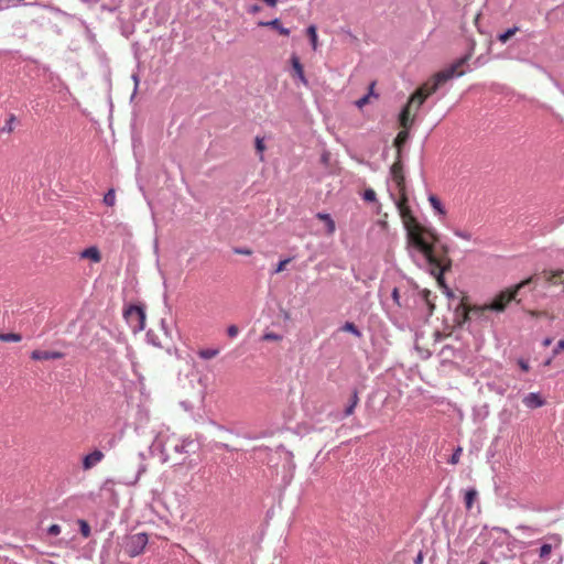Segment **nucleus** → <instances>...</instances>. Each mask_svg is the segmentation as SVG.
<instances>
[{"instance_id":"nucleus-1","label":"nucleus","mask_w":564,"mask_h":564,"mask_svg":"<svg viewBox=\"0 0 564 564\" xmlns=\"http://www.w3.org/2000/svg\"><path fill=\"white\" fill-rule=\"evenodd\" d=\"M395 205L406 230L409 246L419 254L437 282L443 284L444 273L452 267V261L447 257V246L442 245V253H438L440 239L436 231L433 228L422 226L416 220L405 199L395 202Z\"/></svg>"},{"instance_id":"nucleus-2","label":"nucleus","mask_w":564,"mask_h":564,"mask_svg":"<svg viewBox=\"0 0 564 564\" xmlns=\"http://www.w3.org/2000/svg\"><path fill=\"white\" fill-rule=\"evenodd\" d=\"M471 57V52H468L463 57L458 58L455 63L438 72L432 79L431 83H425L420 87L410 98L409 102L402 108L399 113V123L403 129H409L412 124L410 119L412 106L416 104L415 110H419L425 99L434 94L441 85L446 83L453 77H460L464 75V70H458L465 65Z\"/></svg>"},{"instance_id":"nucleus-3","label":"nucleus","mask_w":564,"mask_h":564,"mask_svg":"<svg viewBox=\"0 0 564 564\" xmlns=\"http://www.w3.org/2000/svg\"><path fill=\"white\" fill-rule=\"evenodd\" d=\"M533 281V278L530 276L523 281H521L520 283H518L517 285H514L512 289H508V290H505V291H501L500 293H498L495 299L492 300V302L490 303L489 305V308L491 311H496V312H503L505 308L507 307V305L512 301V300H516L518 293L525 286H528L529 284H531Z\"/></svg>"},{"instance_id":"nucleus-4","label":"nucleus","mask_w":564,"mask_h":564,"mask_svg":"<svg viewBox=\"0 0 564 564\" xmlns=\"http://www.w3.org/2000/svg\"><path fill=\"white\" fill-rule=\"evenodd\" d=\"M148 541V534L139 532L126 535L122 540L121 546L128 556L135 557L143 553Z\"/></svg>"},{"instance_id":"nucleus-5","label":"nucleus","mask_w":564,"mask_h":564,"mask_svg":"<svg viewBox=\"0 0 564 564\" xmlns=\"http://www.w3.org/2000/svg\"><path fill=\"white\" fill-rule=\"evenodd\" d=\"M123 317L133 333L144 329L145 326V311L142 305L131 304L123 311Z\"/></svg>"},{"instance_id":"nucleus-6","label":"nucleus","mask_w":564,"mask_h":564,"mask_svg":"<svg viewBox=\"0 0 564 564\" xmlns=\"http://www.w3.org/2000/svg\"><path fill=\"white\" fill-rule=\"evenodd\" d=\"M279 460L282 463V479L285 484H289L293 478V473L295 469V463L293 459L292 452L280 447L275 452Z\"/></svg>"},{"instance_id":"nucleus-7","label":"nucleus","mask_w":564,"mask_h":564,"mask_svg":"<svg viewBox=\"0 0 564 564\" xmlns=\"http://www.w3.org/2000/svg\"><path fill=\"white\" fill-rule=\"evenodd\" d=\"M561 545V538L557 534H550L545 538L541 546L539 547V557L543 561L549 560L553 549Z\"/></svg>"},{"instance_id":"nucleus-8","label":"nucleus","mask_w":564,"mask_h":564,"mask_svg":"<svg viewBox=\"0 0 564 564\" xmlns=\"http://www.w3.org/2000/svg\"><path fill=\"white\" fill-rule=\"evenodd\" d=\"M173 449L178 454H195L199 449V443L192 438H183L174 445Z\"/></svg>"},{"instance_id":"nucleus-9","label":"nucleus","mask_w":564,"mask_h":564,"mask_svg":"<svg viewBox=\"0 0 564 564\" xmlns=\"http://www.w3.org/2000/svg\"><path fill=\"white\" fill-rule=\"evenodd\" d=\"M290 62L293 69V77H296L302 84L306 86L308 82L305 77L303 65L300 61V57L295 53H293L290 57Z\"/></svg>"},{"instance_id":"nucleus-10","label":"nucleus","mask_w":564,"mask_h":564,"mask_svg":"<svg viewBox=\"0 0 564 564\" xmlns=\"http://www.w3.org/2000/svg\"><path fill=\"white\" fill-rule=\"evenodd\" d=\"M105 455L101 451L95 449L91 453L87 454L83 458V468L85 470L91 469L97 464H99L104 459Z\"/></svg>"},{"instance_id":"nucleus-11","label":"nucleus","mask_w":564,"mask_h":564,"mask_svg":"<svg viewBox=\"0 0 564 564\" xmlns=\"http://www.w3.org/2000/svg\"><path fill=\"white\" fill-rule=\"evenodd\" d=\"M64 357L63 352L59 351H50V350H33L31 352V358L33 360H53V359H62Z\"/></svg>"},{"instance_id":"nucleus-12","label":"nucleus","mask_w":564,"mask_h":564,"mask_svg":"<svg viewBox=\"0 0 564 564\" xmlns=\"http://www.w3.org/2000/svg\"><path fill=\"white\" fill-rule=\"evenodd\" d=\"M522 402L529 409L541 408L545 404V401L538 392L528 393L527 395H524Z\"/></svg>"},{"instance_id":"nucleus-13","label":"nucleus","mask_w":564,"mask_h":564,"mask_svg":"<svg viewBox=\"0 0 564 564\" xmlns=\"http://www.w3.org/2000/svg\"><path fill=\"white\" fill-rule=\"evenodd\" d=\"M258 25L259 26H268V28H272L274 30H276L281 35H284V36H289L291 31L290 29L288 28H284L282 24H281V21L280 19H273L271 21H259L258 22Z\"/></svg>"},{"instance_id":"nucleus-14","label":"nucleus","mask_w":564,"mask_h":564,"mask_svg":"<svg viewBox=\"0 0 564 564\" xmlns=\"http://www.w3.org/2000/svg\"><path fill=\"white\" fill-rule=\"evenodd\" d=\"M358 402H359L358 390L356 388H354L351 391V394L349 395L347 404L344 409L343 417L350 416L354 413L355 408L357 406Z\"/></svg>"},{"instance_id":"nucleus-15","label":"nucleus","mask_w":564,"mask_h":564,"mask_svg":"<svg viewBox=\"0 0 564 564\" xmlns=\"http://www.w3.org/2000/svg\"><path fill=\"white\" fill-rule=\"evenodd\" d=\"M80 258L89 259L93 262L98 263L101 260V254L96 246H90L80 252Z\"/></svg>"},{"instance_id":"nucleus-16","label":"nucleus","mask_w":564,"mask_h":564,"mask_svg":"<svg viewBox=\"0 0 564 564\" xmlns=\"http://www.w3.org/2000/svg\"><path fill=\"white\" fill-rule=\"evenodd\" d=\"M316 218L323 220L326 225V232L328 235H333L336 230L335 221L327 213H317Z\"/></svg>"},{"instance_id":"nucleus-17","label":"nucleus","mask_w":564,"mask_h":564,"mask_svg":"<svg viewBox=\"0 0 564 564\" xmlns=\"http://www.w3.org/2000/svg\"><path fill=\"white\" fill-rule=\"evenodd\" d=\"M390 173L394 180V182L398 184V185H401V183L403 182L404 180V176H403V173H402V164L400 161L398 162H394L391 167H390Z\"/></svg>"},{"instance_id":"nucleus-18","label":"nucleus","mask_w":564,"mask_h":564,"mask_svg":"<svg viewBox=\"0 0 564 564\" xmlns=\"http://www.w3.org/2000/svg\"><path fill=\"white\" fill-rule=\"evenodd\" d=\"M149 453L151 456L156 454H164V445L160 436H155L151 445L149 446Z\"/></svg>"},{"instance_id":"nucleus-19","label":"nucleus","mask_w":564,"mask_h":564,"mask_svg":"<svg viewBox=\"0 0 564 564\" xmlns=\"http://www.w3.org/2000/svg\"><path fill=\"white\" fill-rule=\"evenodd\" d=\"M340 332L352 334L357 338L362 337L361 330L352 323V322H346L339 327Z\"/></svg>"},{"instance_id":"nucleus-20","label":"nucleus","mask_w":564,"mask_h":564,"mask_svg":"<svg viewBox=\"0 0 564 564\" xmlns=\"http://www.w3.org/2000/svg\"><path fill=\"white\" fill-rule=\"evenodd\" d=\"M429 202L432 206V208L438 214V215H442L444 216L446 214V210L441 202V199L435 196V195H430L429 196Z\"/></svg>"},{"instance_id":"nucleus-21","label":"nucleus","mask_w":564,"mask_h":564,"mask_svg":"<svg viewBox=\"0 0 564 564\" xmlns=\"http://www.w3.org/2000/svg\"><path fill=\"white\" fill-rule=\"evenodd\" d=\"M477 490L475 488H470L466 491L465 494V506H466V509L470 510L471 507H473V503L474 501L476 500L477 498Z\"/></svg>"},{"instance_id":"nucleus-22","label":"nucleus","mask_w":564,"mask_h":564,"mask_svg":"<svg viewBox=\"0 0 564 564\" xmlns=\"http://www.w3.org/2000/svg\"><path fill=\"white\" fill-rule=\"evenodd\" d=\"M197 354H198L199 358H202L204 360H208V359L216 357L219 354V349L206 348V349H200Z\"/></svg>"},{"instance_id":"nucleus-23","label":"nucleus","mask_w":564,"mask_h":564,"mask_svg":"<svg viewBox=\"0 0 564 564\" xmlns=\"http://www.w3.org/2000/svg\"><path fill=\"white\" fill-rule=\"evenodd\" d=\"M307 36L310 39V42L312 44L313 50L315 51L317 48V30L315 25H310L306 29Z\"/></svg>"},{"instance_id":"nucleus-24","label":"nucleus","mask_w":564,"mask_h":564,"mask_svg":"<svg viewBox=\"0 0 564 564\" xmlns=\"http://www.w3.org/2000/svg\"><path fill=\"white\" fill-rule=\"evenodd\" d=\"M22 339L18 333H2L0 334V340L4 343H18Z\"/></svg>"},{"instance_id":"nucleus-25","label":"nucleus","mask_w":564,"mask_h":564,"mask_svg":"<svg viewBox=\"0 0 564 564\" xmlns=\"http://www.w3.org/2000/svg\"><path fill=\"white\" fill-rule=\"evenodd\" d=\"M519 31V28L518 26H513V28H509L507 29L505 32L500 33L498 35V40L501 42V43H507L508 40L516 34V32Z\"/></svg>"},{"instance_id":"nucleus-26","label":"nucleus","mask_w":564,"mask_h":564,"mask_svg":"<svg viewBox=\"0 0 564 564\" xmlns=\"http://www.w3.org/2000/svg\"><path fill=\"white\" fill-rule=\"evenodd\" d=\"M409 138V133L403 130V131H400L397 135V138L394 139V145L398 148V153L400 154V150H401V147L406 142Z\"/></svg>"},{"instance_id":"nucleus-27","label":"nucleus","mask_w":564,"mask_h":564,"mask_svg":"<svg viewBox=\"0 0 564 564\" xmlns=\"http://www.w3.org/2000/svg\"><path fill=\"white\" fill-rule=\"evenodd\" d=\"M17 121V117L14 115H10L9 118L6 120L3 127L1 128L2 132L10 133L14 129V123Z\"/></svg>"},{"instance_id":"nucleus-28","label":"nucleus","mask_w":564,"mask_h":564,"mask_svg":"<svg viewBox=\"0 0 564 564\" xmlns=\"http://www.w3.org/2000/svg\"><path fill=\"white\" fill-rule=\"evenodd\" d=\"M79 525V532L84 538H88L90 535V525L86 520L79 519L78 520Z\"/></svg>"},{"instance_id":"nucleus-29","label":"nucleus","mask_w":564,"mask_h":564,"mask_svg":"<svg viewBox=\"0 0 564 564\" xmlns=\"http://www.w3.org/2000/svg\"><path fill=\"white\" fill-rule=\"evenodd\" d=\"M104 203L107 206H113L116 203V193L115 189L110 188L105 195H104Z\"/></svg>"},{"instance_id":"nucleus-30","label":"nucleus","mask_w":564,"mask_h":564,"mask_svg":"<svg viewBox=\"0 0 564 564\" xmlns=\"http://www.w3.org/2000/svg\"><path fill=\"white\" fill-rule=\"evenodd\" d=\"M373 86V84L371 85ZM370 96H372V87H370V91L369 94L367 95H364L361 98H359L358 100L355 101V105L358 107V108H362L364 106H366L368 102H369V98Z\"/></svg>"},{"instance_id":"nucleus-31","label":"nucleus","mask_w":564,"mask_h":564,"mask_svg":"<svg viewBox=\"0 0 564 564\" xmlns=\"http://www.w3.org/2000/svg\"><path fill=\"white\" fill-rule=\"evenodd\" d=\"M362 198L366 202H376L377 200L376 192L372 188H367L362 194Z\"/></svg>"},{"instance_id":"nucleus-32","label":"nucleus","mask_w":564,"mask_h":564,"mask_svg":"<svg viewBox=\"0 0 564 564\" xmlns=\"http://www.w3.org/2000/svg\"><path fill=\"white\" fill-rule=\"evenodd\" d=\"M487 387H488V389H489L490 391H494V392H496V393H498V394H500V395H503V394H505V392H506V388H505V387H502V386H498V384H496L495 382H490V383H488V384H487Z\"/></svg>"},{"instance_id":"nucleus-33","label":"nucleus","mask_w":564,"mask_h":564,"mask_svg":"<svg viewBox=\"0 0 564 564\" xmlns=\"http://www.w3.org/2000/svg\"><path fill=\"white\" fill-rule=\"evenodd\" d=\"M453 234L456 237L465 239V240H470L471 239V235L468 231L460 230L458 228L453 229Z\"/></svg>"},{"instance_id":"nucleus-34","label":"nucleus","mask_w":564,"mask_h":564,"mask_svg":"<svg viewBox=\"0 0 564 564\" xmlns=\"http://www.w3.org/2000/svg\"><path fill=\"white\" fill-rule=\"evenodd\" d=\"M462 452H463L462 447H457L454 451V453L452 454V456L449 457L448 463L453 464V465L457 464L459 462V457L462 455Z\"/></svg>"},{"instance_id":"nucleus-35","label":"nucleus","mask_w":564,"mask_h":564,"mask_svg":"<svg viewBox=\"0 0 564 564\" xmlns=\"http://www.w3.org/2000/svg\"><path fill=\"white\" fill-rule=\"evenodd\" d=\"M265 147H264V143H263V140L259 137L256 138V150L257 152L260 153V160L262 161L263 160V151H264Z\"/></svg>"},{"instance_id":"nucleus-36","label":"nucleus","mask_w":564,"mask_h":564,"mask_svg":"<svg viewBox=\"0 0 564 564\" xmlns=\"http://www.w3.org/2000/svg\"><path fill=\"white\" fill-rule=\"evenodd\" d=\"M232 251L236 254H242V256H250V254H252V250L249 249V248H245V247H235L232 249Z\"/></svg>"},{"instance_id":"nucleus-37","label":"nucleus","mask_w":564,"mask_h":564,"mask_svg":"<svg viewBox=\"0 0 564 564\" xmlns=\"http://www.w3.org/2000/svg\"><path fill=\"white\" fill-rule=\"evenodd\" d=\"M147 340H148V343L152 344L153 346H158V347L160 346V343L158 341V337L152 330H149L147 333Z\"/></svg>"},{"instance_id":"nucleus-38","label":"nucleus","mask_w":564,"mask_h":564,"mask_svg":"<svg viewBox=\"0 0 564 564\" xmlns=\"http://www.w3.org/2000/svg\"><path fill=\"white\" fill-rule=\"evenodd\" d=\"M564 350V339L558 340L556 346L552 350V357L560 355Z\"/></svg>"},{"instance_id":"nucleus-39","label":"nucleus","mask_w":564,"mask_h":564,"mask_svg":"<svg viewBox=\"0 0 564 564\" xmlns=\"http://www.w3.org/2000/svg\"><path fill=\"white\" fill-rule=\"evenodd\" d=\"M291 261L290 258H286L284 260H281L279 261V263L276 264L275 269H274V273H280L282 272L284 269H285V265Z\"/></svg>"},{"instance_id":"nucleus-40","label":"nucleus","mask_w":564,"mask_h":564,"mask_svg":"<svg viewBox=\"0 0 564 564\" xmlns=\"http://www.w3.org/2000/svg\"><path fill=\"white\" fill-rule=\"evenodd\" d=\"M61 533V527L58 524H52L47 528V534L51 536L58 535Z\"/></svg>"},{"instance_id":"nucleus-41","label":"nucleus","mask_w":564,"mask_h":564,"mask_svg":"<svg viewBox=\"0 0 564 564\" xmlns=\"http://www.w3.org/2000/svg\"><path fill=\"white\" fill-rule=\"evenodd\" d=\"M263 339L264 340H270V341H273V340H281L282 339V336L276 334V333H265L263 335Z\"/></svg>"},{"instance_id":"nucleus-42","label":"nucleus","mask_w":564,"mask_h":564,"mask_svg":"<svg viewBox=\"0 0 564 564\" xmlns=\"http://www.w3.org/2000/svg\"><path fill=\"white\" fill-rule=\"evenodd\" d=\"M517 364L518 366L520 367V369L524 372H528L530 370V366H529V361L523 359V358H519L517 360Z\"/></svg>"},{"instance_id":"nucleus-43","label":"nucleus","mask_w":564,"mask_h":564,"mask_svg":"<svg viewBox=\"0 0 564 564\" xmlns=\"http://www.w3.org/2000/svg\"><path fill=\"white\" fill-rule=\"evenodd\" d=\"M517 530H520L522 531L523 533L530 535L531 533H534V532H538V530L529 527V525H524V524H520L517 527Z\"/></svg>"},{"instance_id":"nucleus-44","label":"nucleus","mask_w":564,"mask_h":564,"mask_svg":"<svg viewBox=\"0 0 564 564\" xmlns=\"http://www.w3.org/2000/svg\"><path fill=\"white\" fill-rule=\"evenodd\" d=\"M430 295H431V292L427 291V290H424L423 291V297H424V301L426 302V304L429 305V308H430V314H432L433 312V308H434V305L431 303L430 301Z\"/></svg>"},{"instance_id":"nucleus-45","label":"nucleus","mask_w":564,"mask_h":564,"mask_svg":"<svg viewBox=\"0 0 564 564\" xmlns=\"http://www.w3.org/2000/svg\"><path fill=\"white\" fill-rule=\"evenodd\" d=\"M214 448H216V449H226L228 452H232L234 451V448L230 447L228 444L221 443V442H216L214 444Z\"/></svg>"},{"instance_id":"nucleus-46","label":"nucleus","mask_w":564,"mask_h":564,"mask_svg":"<svg viewBox=\"0 0 564 564\" xmlns=\"http://www.w3.org/2000/svg\"><path fill=\"white\" fill-rule=\"evenodd\" d=\"M391 296H392L393 302H394L398 306H401V303H400V293H399V289H398V288H394V289L392 290Z\"/></svg>"},{"instance_id":"nucleus-47","label":"nucleus","mask_w":564,"mask_h":564,"mask_svg":"<svg viewBox=\"0 0 564 564\" xmlns=\"http://www.w3.org/2000/svg\"><path fill=\"white\" fill-rule=\"evenodd\" d=\"M239 333V329L236 325H230L228 328H227V334L229 337L234 338L238 335Z\"/></svg>"},{"instance_id":"nucleus-48","label":"nucleus","mask_w":564,"mask_h":564,"mask_svg":"<svg viewBox=\"0 0 564 564\" xmlns=\"http://www.w3.org/2000/svg\"><path fill=\"white\" fill-rule=\"evenodd\" d=\"M133 83H134V89H133V93H132V96L131 98H133L138 91V86H139V83H140V78H139V75L138 74H132L131 76Z\"/></svg>"},{"instance_id":"nucleus-49","label":"nucleus","mask_w":564,"mask_h":564,"mask_svg":"<svg viewBox=\"0 0 564 564\" xmlns=\"http://www.w3.org/2000/svg\"><path fill=\"white\" fill-rule=\"evenodd\" d=\"M145 469H147L145 465L143 463H140L138 466V470L134 476L133 482H135L139 479V477L145 471Z\"/></svg>"},{"instance_id":"nucleus-50","label":"nucleus","mask_w":564,"mask_h":564,"mask_svg":"<svg viewBox=\"0 0 564 564\" xmlns=\"http://www.w3.org/2000/svg\"><path fill=\"white\" fill-rule=\"evenodd\" d=\"M413 562H414V564H422L423 563V553H422V551H420L417 553V555L415 556Z\"/></svg>"},{"instance_id":"nucleus-51","label":"nucleus","mask_w":564,"mask_h":564,"mask_svg":"<svg viewBox=\"0 0 564 564\" xmlns=\"http://www.w3.org/2000/svg\"><path fill=\"white\" fill-rule=\"evenodd\" d=\"M260 10H261L260 6H258V4H253V6H251V7H250L249 12H250V13H257V12H259Z\"/></svg>"},{"instance_id":"nucleus-52","label":"nucleus","mask_w":564,"mask_h":564,"mask_svg":"<svg viewBox=\"0 0 564 564\" xmlns=\"http://www.w3.org/2000/svg\"><path fill=\"white\" fill-rule=\"evenodd\" d=\"M551 344H552V338H550V337L544 338V339H543V341H542V345H543L544 347H547V346H550Z\"/></svg>"},{"instance_id":"nucleus-53","label":"nucleus","mask_w":564,"mask_h":564,"mask_svg":"<svg viewBox=\"0 0 564 564\" xmlns=\"http://www.w3.org/2000/svg\"><path fill=\"white\" fill-rule=\"evenodd\" d=\"M434 335H435L436 340H440L443 338V335L440 332H435Z\"/></svg>"},{"instance_id":"nucleus-54","label":"nucleus","mask_w":564,"mask_h":564,"mask_svg":"<svg viewBox=\"0 0 564 564\" xmlns=\"http://www.w3.org/2000/svg\"><path fill=\"white\" fill-rule=\"evenodd\" d=\"M139 457H140V459L143 462V460L145 459L144 453H143V452H140V453H139Z\"/></svg>"},{"instance_id":"nucleus-55","label":"nucleus","mask_w":564,"mask_h":564,"mask_svg":"<svg viewBox=\"0 0 564 564\" xmlns=\"http://www.w3.org/2000/svg\"><path fill=\"white\" fill-rule=\"evenodd\" d=\"M448 349H452V348H451V346L446 345L443 347L442 352H444L445 350H448Z\"/></svg>"},{"instance_id":"nucleus-56","label":"nucleus","mask_w":564,"mask_h":564,"mask_svg":"<svg viewBox=\"0 0 564 564\" xmlns=\"http://www.w3.org/2000/svg\"><path fill=\"white\" fill-rule=\"evenodd\" d=\"M552 358H553V357L549 358V359L544 362V365H545V366H549V365L551 364Z\"/></svg>"},{"instance_id":"nucleus-57","label":"nucleus","mask_w":564,"mask_h":564,"mask_svg":"<svg viewBox=\"0 0 564 564\" xmlns=\"http://www.w3.org/2000/svg\"><path fill=\"white\" fill-rule=\"evenodd\" d=\"M161 325L165 329V321L164 319L161 321Z\"/></svg>"},{"instance_id":"nucleus-58","label":"nucleus","mask_w":564,"mask_h":564,"mask_svg":"<svg viewBox=\"0 0 564 564\" xmlns=\"http://www.w3.org/2000/svg\"><path fill=\"white\" fill-rule=\"evenodd\" d=\"M496 530H500V528H495ZM502 532L507 533V529H501Z\"/></svg>"},{"instance_id":"nucleus-59","label":"nucleus","mask_w":564,"mask_h":564,"mask_svg":"<svg viewBox=\"0 0 564 564\" xmlns=\"http://www.w3.org/2000/svg\"><path fill=\"white\" fill-rule=\"evenodd\" d=\"M479 564H487L485 561H481Z\"/></svg>"},{"instance_id":"nucleus-60","label":"nucleus","mask_w":564,"mask_h":564,"mask_svg":"<svg viewBox=\"0 0 564 564\" xmlns=\"http://www.w3.org/2000/svg\"><path fill=\"white\" fill-rule=\"evenodd\" d=\"M3 0H0V2H2ZM0 9H2V7H0Z\"/></svg>"}]
</instances>
